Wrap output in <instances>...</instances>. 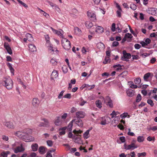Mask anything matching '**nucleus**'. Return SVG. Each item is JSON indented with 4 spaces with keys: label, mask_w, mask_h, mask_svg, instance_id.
Segmentation results:
<instances>
[{
    "label": "nucleus",
    "mask_w": 157,
    "mask_h": 157,
    "mask_svg": "<svg viewBox=\"0 0 157 157\" xmlns=\"http://www.w3.org/2000/svg\"><path fill=\"white\" fill-rule=\"evenodd\" d=\"M14 135L25 142L28 141L30 140L29 136L25 130L17 131L14 133Z\"/></svg>",
    "instance_id": "f257e3e1"
},
{
    "label": "nucleus",
    "mask_w": 157,
    "mask_h": 157,
    "mask_svg": "<svg viewBox=\"0 0 157 157\" xmlns=\"http://www.w3.org/2000/svg\"><path fill=\"white\" fill-rule=\"evenodd\" d=\"M3 83L5 84L4 86L8 90H10L13 87V82L10 78H5L3 81Z\"/></svg>",
    "instance_id": "f03ea898"
},
{
    "label": "nucleus",
    "mask_w": 157,
    "mask_h": 157,
    "mask_svg": "<svg viewBox=\"0 0 157 157\" xmlns=\"http://www.w3.org/2000/svg\"><path fill=\"white\" fill-rule=\"evenodd\" d=\"M62 44L63 48L66 50H68L71 48V43L66 38L62 40Z\"/></svg>",
    "instance_id": "7ed1b4c3"
},
{
    "label": "nucleus",
    "mask_w": 157,
    "mask_h": 157,
    "mask_svg": "<svg viewBox=\"0 0 157 157\" xmlns=\"http://www.w3.org/2000/svg\"><path fill=\"white\" fill-rule=\"evenodd\" d=\"M4 125L8 128L11 129H14L16 127L15 122L11 121H6Z\"/></svg>",
    "instance_id": "20e7f679"
},
{
    "label": "nucleus",
    "mask_w": 157,
    "mask_h": 157,
    "mask_svg": "<svg viewBox=\"0 0 157 157\" xmlns=\"http://www.w3.org/2000/svg\"><path fill=\"white\" fill-rule=\"evenodd\" d=\"M25 149L22 144H21L20 146H17L13 150L14 152L15 153H17L18 152H23L25 151Z\"/></svg>",
    "instance_id": "39448f33"
},
{
    "label": "nucleus",
    "mask_w": 157,
    "mask_h": 157,
    "mask_svg": "<svg viewBox=\"0 0 157 157\" xmlns=\"http://www.w3.org/2000/svg\"><path fill=\"white\" fill-rule=\"evenodd\" d=\"M123 56L121 57V59L123 61H127L128 59L131 58V55L129 53H127L125 50L123 52Z\"/></svg>",
    "instance_id": "423d86ee"
},
{
    "label": "nucleus",
    "mask_w": 157,
    "mask_h": 157,
    "mask_svg": "<svg viewBox=\"0 0 157 157\" xmlns=\"http://www.w3.org/2000/svg\"><path fill=\"white\" fill-rule=\"evenodd\" d=\"M72 122H75L76 124L80 127H82L83 125L82 121L80 119L76 118L73 119L72 121Z\"/></svg>",
    "instance_id": "0eeeda50"
},
{
    "label": "nucleus",
    "mask_w": 157,
    "mask_h": 157,
    "mask_svg": "<svg viewBox=\"0 0 157 157\" xmlns=\"http://www.w3.org/2000/svg\"><path fill=\"white\" fill-rule=\"evenodd\" d=\"M63 123V120L60 119V116L57 117L54 121V123L56 126H59Z\"/></svg>",
    "instance_id": "6e6552de"
},
{
    "label": "nucleus",
    "mask_w": 157,
    "mask_h": 157,
    "mask_svg": "<svg viewBox=\"0 0 157 157\" xmlns=\"http://www.w3.org/2000/svg\"><path fill=\"white\" fill-rule=\"evenodd\" d=\"M40 103V101L37 98H33L32 104L33 107H37L39 106Z\"/></svg>",
    "instance_id": "1a4fd4ad"
},
{
    "label": "nucleus",
    "mask_w": 157,
    "mask_h": 157,
    "mask_svg": "<svg viewBox=\"0 0 157 157\" xmlns=\"http://www.w3.org/2000/svg\"><path fill=\"white\" fill-rule=\"evenodd\" d=\"M51 29L52 30V32L55 34L57 35L60 37H61L62 38L63 37V31L62 30L60 29L59 30H57L54 29L52 27H51Z\"/></svg>",
    "instance_id": "9d476101"
},
{
    "label": "nucleus",
    "mask_w": 157,
    "mask_h": 157,
    "mask_svg": "<svg viewBox=\"0 0 157 157\" xmlns=\"http://www.w3.org/2000/svg\"><path fill=\"white\" fill-rule=\"evenodd\" d=\"M76 115L77 118H83L85 117V113L83 111H79L76 113Z\"/></svg>",
    "instance_id": "9b49d317"
},
{
    "label": "nucleus",
    "mask_w": 157,
    "mask_h": 157,
    "mask_svg": "<svg viewBox=\"0 0 157 157\" xmlns=\"http://www.w3.org/2000/svg\"><path fill=\"white\" fill-rule=\"evenodd\" d=\"M4 47L9 54L11 55L12 54V49L9 45L7 43L5 42L4 43Z\"/></svg>",
    "instance_id": "f8f14e48"
},
{
    "label": "nucleus",
    "mask_w": 157,
    "mask_h": 157,
    "mask_svg": "<svg viewBox=\"0 0 157 157\" xmlns=\"http://www.w3.org/2000/svg\"><path fill=\"white\" fill-rule=\"evenodd\" d=\"M87 14L89 18L92 19L94 21L96 20V16L94 13L92 12L88 11Z\"/></svg>",
    "instance_id": "ddd939ff"
},
{
    "label": "nucleus",
    "mask_w": 157,
    "mask_h": 157,
    "mask_svg": "<svg viewBox=\"0 0 157 157\" xmlns=\"http://www.w3.org/2000/svg\"><path fill=\"white\" fill-rule=\"evenodd\" d=\"M104 31V29L101 26H98L96 28L95 32L98 33H103Z\"/></svg>",
    "instance_id": "4468645a"
},
{
    "label": "nucleus",
    "mask_w": 157,
    "mask_h": 157,
    "mask_svg": "<svg viewBox=\"0 0 157 157\" xmlns=\"http://www.w3.org/2000/svg\"><path fill=\"white\" fill-rule=\"evenodd\" d=\"M67 128V127H64L59 128V134L60 135H64L66 133L65 130Z\"/></svg>",
    "instance_id": "2eb2a0df"
},
{
    "label": "nucleus",
    "mask_w": 157,
    "mask_h": 157,
    "mask_svg": "<svg viewBox=\"0 0 157 157\" xmlns=\"http://www.w3.org/2000/svg\"><path fill=\"white\" fill-rule=\"evenodd\" d=\"M29 50L31 52H34L36 51V48L35 46L32 44H30L29 45Z\"/></svg>",
    "instance_id": "dca6fc26"
},
{
    "label": "nucleus",
    "mask_w": 157,
    "mask_h": 157,
    "mask_svg": "<svg viewBox=\"0 0 157 157\" xmlns=\"http://www.w3.org/2000/svg\"><path fill=\"white\" fill-rule=\"evenodd\" d=\"M25 36L28 41L31 42H32L33 41V37L30 34L28 33L26 34Z\"/></svg>",
    "instance_id": "f3484780"
},
{
    "label": "nucleus",
    "mask_w": 157,
    "mask_h": 157,
    "mask_svg": "<svg viewBox=\"0 0 157 157\" xmlns=\"http://www.w3.org/2000/svg\"><path fill=\"white\" fill-rule=\"evenodd\" d=\"M37 9L40 11V13L41 14H42L44 16L47 18H48L49 17V16L48 14L46 13L44 11L40 9L39 7H38Z\"/></svg>",
    "instance_id": "a211bd4d"
},
{
    "label": "nucleus",
    "mask_w": 157,
    "mask_h": 157,
    "mask_svg": "<svg viewBox=\"0 0 157 157\" xmlns=\"http://www.w3.org/2000/svg\"><path fill=\"white\" fill-rule=\"evenodd\" d=\"M97 48L99 49H104L105 47L104 44L100 42L97 45Z\"/></svg>",
    "instance_id": "6ab92c4d"
},
{
    "label": "nucleus",
    "mask_w": 157,
    "mask_h": 157,
    "mask_svg": "<svg viewBox=\"0 0 157 157\" xmlns=\"http://www.w3.org/2000/svg\"><path fill=\"white\" fill-rule=\"evenodd\" d=\"M95 104L96 106L99 109L102 107V103L100 100H97L95 102Z\"/></svg>",
    "instance_id": "aec40b11"
},
{
    "label": "nucleus",
    "mask_w": 157,
    "mask_h": 157,
    "mask_svg": "<svg viewBox=\"0 0 157 157\" xmlns=\"http://www.w3.org/2000/svg\"><path fill=\"white\" fill-rule=\"evenodd\" d=\"M85 25L88 29H90L93 26V25L90 21H86L85 22Z\"/></svg>",
    "instance_id": "412c9836"
},
{
    "label": "nucleus",
    "mask_w": 157,
    "mask_h": 157,
    "mask_svg": "<svg viewBox=\"0 0 157 157\" xmlns=\"http://www.w3.org/2000/svg\"><path fill=\"white\" fill-rule=\"evenodd\" d=\"M127 94L128 96L129 97H132L134 95V93L132 90H128L127 91Z\"/></svg>",
    "instance_id": "4be33fe9"
},
{
    "label": "nucleus",
    "mask_w": 157,
    "mask_h": 157,
    "mask_svg": "<svg viewBox=\"0 0 157 157\" xmlns=\"http://www.w3.org/2000/svg\"><path fill=\"white\" fill-rule=\"evenodd\" d=\"M39 151L41 154H44L45 153V148L43 146H40L39 149Z\"/></svg>",
    "instance_id": "5701e85b"
},
{
    "label": "nucleus",
    "mask_w": 157,
    "mask_h": 157,
    "mask_svg": "<svg viewBox=\"0 0 157 157\" xmlns=\"http://www.w3.org/2000/svg\"><path fill=\"white\" fill-rule=\"evenodd\" d=\"M38 145L37 144H33L31 146V148L33 151H36L37 150Z\"/></svg>",
    "instance_id": "b1692460"
},
{
    "label": "nucleus",
    "mask_w": 157,
    "mask_h": 157,
    "mask_svg": "<svg viewBox=\"0 0 157 157\" xmlns=\"http://www.w3.org/2000/svg\"><path fill=\"white\" fill-rule=\"evenodd\" d=\"M90 130H86L83 134V136L84 139H86L89 137V134Z\"/></svg>",
    "instance_id": "393cba45"
},
{
    "label": "nucleus",
    "mask_w": 157,
    "mask_h": 157,
    "mask_svg": "<svg viewBox=\"0 0 157 157\" xmlns=\"http://www.w3.org/2000/svg\"><path fill=\"white\" fill-rule=\"evenodd\" d=\"M144 138L143 136H138L137 138V141L139 143L142 142L144 141Z\"/></svg>",
    "instance_id": "a878e982"
},
{
    "label": "nucleus",
    "mask_w": 157,
    "mask_h": 157,
    "mask_svg": "<svg viewBox=\"0 0 157 157\" xmlns=\"http://www.w3.org/2000/svg\"><path fill=\"white\" fill-rule=\"evenodd\" d=\"M10 153L9 151H3L1 154V155L3 157H7V155Z\"/></svg>",
    "instance_id": "bb28decb"
},
{
    "label": "nucleus",
    "mask_w": 157,
    "mask_h": 157,
    "mask_svg": "<svg viewBox=\"0 0 157 157\" xmlns=\"http://www.w3.org/2000/svg\"><path fill=\"white\" fill-rule=\"evenodd\" d=\"M52 75L53 77L56 78L58 76V72L56 70H54L52 72Z\"/></svg>",
    "instance_id": "cd10ccee"
},
{
    "label": "nucleus",
    "mask_w": 157,
    "mask_h": 157,
    "mask_svg": "<svg viewBox=\"0 0 157 157\" xmlns=\"http://www.w3.org/2000/svg\"><path fill=\"white\" fill-rule=\"evenodd\" d=\"M42 120L44 121V124L46 127H47L49 125V121L48 119L43 118Z\"/></svg>",
    "instance_id": "c85d7f7f"
},
{
    "label": "nucleus",
    "mask_w": 157,
    "mask_h": 157,
    "mask_svg": "<svg viewBox=\"0 0 157 157\" xmlns=\"http://www.w3.org/2000/svg\"><path fill=\"white\" fill-rule=\"evenodd\" d=\"M75 33L77 34H80L81 33V30L77 27H75L74 29Z\"/></svg>",
    "instance_id": "c756f323"
},
{
    "label": "nucleus",
    "mask_w": 157,
    "mask_h": 157,
    "mask_svg": "<svg viewBox=\"0 0 157 157\" xmlns=\"http://www.w3.org/2000/svg\"><path fill=\"white\" fill-rule=\"evenodd\" d=\"M7 66L9 67L10 69V70L11 73H13V75L14 69L12 67L11 64L10 63H7Z\"/></svg>",
    "instance_id": "7c9ffc66"
},
{
    "label": "nucleus",
    "mask_w": 157,
    "mask_h": 157,
    "mask_svg": "<svg viewBox=\"0 0 157 157\" xmlns=\"http://www.w3.org/2000/svg\"><path fill=\"white\" fill-rule=\"evenodd\" d=\"M67 116V113H64L60 117V119L63 120V121L64 122L65 119Z\"/></svg>",
    "instance_id": "2f4dec72"
},
{
    "label": "nucleus",
    "mask_w": 157,
    "mask_h": 157,
    "mask_svg": "<svg viewBox=\"0 0 157 157\" xmlns=\"http://www.w3.org/2000/svg\"><path fill=\"white\" fill-rule=\"evenodd\" d=\"M50 63L53 66H56L57 64V62L54 58H52L50 60Z\"/></svg>",
    "instance_id": "473e14b6"
},
{
    "label": "nucleus",
    "mask_w": 157,
    "mask_h": 157,
    "mask_svg": "<svg viewBox=\"0 0 157 157\" xmlns=\"http://www.w3.org/2000/svg\"><path fill=\"white\" fill-rule=\"evenodd\" d=\"M75 142L76 143L80 144H82V141L80 137H78L77 138L75 139Z\"/></svg>",
    "instance_id": "72a5a7b5"
},
{
    "label": "nucleus",
    "mask_w": 157,
    "mask_h": 157,
    "mask_svg": "<svg viewBox=\"0 0 157 157\" xmlns=\"http://www.w3.org/2000/svg\"><path fill=\"white\" fill-rule=\"evenodd\" d=\"M151 73H147L145 74L144 78V80L146 81H147V79L150 75Z\"/></svg>",
    "instance_id": "f704fd0d"
},
{
    "label": "nucleus",
    "mask_w": 157,
    "mask_h": 157,
    "mask_svg": "<svg viewBox=\"0 0 157 157\" xmlns=\"http://www.w3.org/2000/svg\"><path fill=\"white\" fill-rule=\"evenodd\" d=\"M110 62V59L109 57L106 56L105 59V60L103 61V63L105 64H106L108 62Z\"/></svg>",
    "instance_id": "c9c22d12"
},
{
    "label": "nucleus",
    "mask_w": 157,
    "mask_h": 157,
    "mask_svg": "<svg viewBox=\"0 0 157 157\" xmlns=\"http://www.w3.org/2000/svg\"><path fill=\"white\" fill-rule=\"evenodd\" d=\"M73 122H72V121L71 122L68 124L67 126V129L69 131H71L72 130V128L73 126L72 123Z\"/></svg>",
    "instance_id": "e433bc0d"
},
{
    "label": "nucleus",
    "mask_w": 157,
    "mask_h": 157,
    "mask_svg": "<svg viewBox=\"0 0 157 157\" xmlns=\"http://www.w3.org/2000/svg\"><path fill=\"white\" fill-rule=\"evenodd\" d=\"M62 70L63 73H67L68 71L67 67L65 65H63L62 67Z\"/></svg>",
    "instance_id": "4c0bfd02"
},
{
    "label": "nucleus",
    "mask_w": 157,
    "mask_h": 157,
    "mask_svg": "<svg viewBox=\"0 0 157 157\" xmlns=\"http://www.w3.org/2000/svg\"><path fill=\"white\" fill-rule=\"evenodd\" d=\"M104 99V102L105 104L112 101L110 98L109 96L106 97L105 99Z\"/></svg>",
    "instance_id": "58836bf2"
},
{
    "label": "nucleus",
    "mask_w": 157,
    "mask_h": 157,
    "mask_svg": "<svg viewBox=\"0 0 157 157\" xmlns=\"http://www.w3.org/2000/svg\"><path fill=\"white\" fill-rule=\"evenodd\" d=\"M136 142V140H133V141L132 142L131 144H130L133 147V149H134L135 148H136L137 147V146L135 144V143Z\"/></svg>",
    "instance_id": "ea45409f"
},
{
    "label": "nucleus",
    "mask_w": 157,
    "mask_h": 157,
    "mask_svg": "<svg viewBox=\"0 0 157 157\" xmlns=\"http://www.w3.org/2000/svg\"><path fill=\"white\" fill-rule=\"evenodd\" d=\"M17 2L20 3L25 8H28V6L25 3L23 2L22 1H21L20 0H17Z\"/></svg>",
    "instance_id": "a19ab883"
},
{
    "label": "nucleus",
    "mask_w": 157,
    "mask_h": 157,
    "mask_svg": "<svg viewBox=\"0 0 157 157\" xmlns=\"http://www.w3.org/2000/svg\"><path fill=\"white\" fill-rule=\"evenodd\" d=\"M126 38H129V39H131L132 36V35L129 33H127L125 34V36H124Z\"/></svg>",
    "instance_id": "79ce46f5"
},
{
    "label": "nucleus",
    "mask_w": 157,
    "mask_h": 157,
    "mask_svg": "<svg viewBox=\"0 0 157 157\" xmlns=\"http://www.w3.org/2000/svg\"><path fill=\"white\" fill-rule=\"evenodd\" d=\"M48 49L51 51L52 52H53L54 51H58L57 50L56 48H54L53 49V48L52 47L51 45H50L48 47Z\"/></svg>",
    "instance_id": "37998d69"
},
{
    "label": "nucleus",
    "mask_w": 157,
    "mask_h": 157,
    "mask_svg": "<svg viewBox=\"0 0 157 157\" xmlns=\"http://www.w3.org/2000/svg\"><path fill=\"white\" fill-rule=\"evenodd\" d=\"M141 99V97L140 95V94H138L136 98V102H139L140 101Z\"/></svg>",
    "instance_id": "c03bdc74"
},
{
    "label": "nucleus",
    "mask_w": 157,
    "mask_h": 157,
    "mask_svg": "<svg viewBox=\"0 0 157 157\" xmlns=\"http://www.w3.org/2000/svg\"><path fill=\"white\" fill-rule=\"evenodd\" d=\"M130 8L133 10H135L136 9V6L134 4H131L130 5Z\"/></svg>",
    "instance_id": "a18cd8bd"
},
{
    "label": "nucleus",
    "mask_w": 157,
    "mask_h": 157,
    "mask_svg": "<svg viewBox=\"0 0 157 157\" xmlns=\"http://www.w3.org/2000/svg\"><path fill=\"white\" fill-rule=\"evenodd\" d=\"M128 115V113H124L123 114H121L120 115V117L122 118H125Z\"/></svg>",
    "instance_id": "49530a36"
},
{
    "label": "nucleus",
    "mask_w": 157,
    "mask_h": 157,
    "mask_svg": "<svg viewBox=\"0 0 157 157\" xmlns=\"http://www.w3.org/2000/svg\"><path fill=\"white\" fill-rule=\"evenodd\" d=\"M46 142L47 145L49 147H52L53 145V142L51 140H48Z\"/></svg>",
    "instance_id": "de8ad7c7"
},
{
    "label": "nucleus",
    "mask_w": 157,
    "mask_h": 157,
    "mask_svg": "<svg viewBox=\"0 0 157 157\" xmlns=\"http://www.w3.org/2000/svg\"><path fill=\"white\" fill-rule=\"evenodd\" d=\"M2 139L5 141H7L9 140V137L8 136L6 135H2Z\"/></svg>",
    "instance_id": "09e8293b"
},
{
    "label": "nucleus",
    "mask_w": 157,
    "mask_h": 157,
    "mask_svg": "<svg viewBox=\"0 0 157 157\" xmlns=\"http://www.w3.org/2000/svg\"><path fill=\"white\" fill-rule=\"evenodd\" d=\"M128 74V72L127 71H124L122 72L121 74L119 75V76L122 75V77H124L126 76Z\"/></svg>",
    "instance_id": "8fccbe9b"
},
{
    "label": "nucleus",
    "mask_w": 157,
    "mask_h": 157,
    "mask_svg": "<svg viewBox=\"0 0 157 157\" xmlns=\"http://www.w3.org/2000/svg\"><path fill=\"white\" fill-rule=\"evenodd\" d=\"M147 103L150 105L151 106H153L154 105V103L153 101L151 99H148L147 100Z\"/></svg>",
    "instance_id": "3c124183"
},
{
    "label": "nucleus",
    "mask_w": 157,
    "mask_h": 157,
    "mask_svg": "<svg viewBox=\"0 0 157 157\" xmlns=\"http://www.w3.org/2000/svg\"><path fill=\"white\" fill-rule=\"evenodd\" d=\"M141 79L139 78H137L135 79L134 81V82L135 84H138L141 82Z\"/></svg>",
    "instance_id": "603ef678"
},
{
    "label": "nucleus",
    "mask_w": 157,
    "mask_h": 157,
    "mask_svg": "<svg viewBox=\"0 0 157 157\" xmlns=\"http://www.w3.org/2000/svg\"><path fill=\"white\" fill-rule=\"evenodd\" d=\"M64 92V90H62L60 92V94H59L58 96V98L59 99H60L62 98V97L63 95Z\"/></svg>",
    "instance_id": "864d4df0"
},
{
    "label": "nucleus",
    "mask_w": 157,
    "mask_h": 157,
    "mask_svg": "<svg viewBox=\"0 0 157 157\" xmlns=\"http://www.w3.org/2000/svg\"><path fill=\"white\" fill-rule=\"evenodd\" d=\"M63 97L65 98H67L68 99H70L71 97V94H67L65 95Z\"/></svg>",
    "instance_id": "5fc2aeb1"
},
{
    "label": "nucleus",
    "mask_w": 157,
    "mask_h": 157,
    "mask_svg": "<svg viewBox=\"0 0 157 157\" xmlns=\"http://www.w3.org/2000/svg\"><path fill=\"white\" fill-rule=\"evenodd\" d=\"M106 104L110 108H112L113 107V104L112 103V101L109 102L108 103H106Z\"/></svg>",
    "instance_id": "6e6d98bb"
},
{
    "label": "nucleus",
    "mask_w": 157,
    "mask_h": 157,
    "mask_svg": "<svg viewBox=\"0 0 157 157\" xmlns=\"http://www.w3.org/2000/svg\"><path fill=\"white\" fill-rule=\"evenodd\" d=\"M111 30L113 32H114L115 30V24L113 23L112 25V27L111 28Z\"/></svg>",
    "instance_id": "4d7b16f0"
},
{
    "label": "nucleus",
    "mask_w": 157,
    "mask_h": 157,
    "mask_svg": "<svg viewBox=\"0 0 157 157\" xmlns=\"http://www.w3.org/2000/svg\"><path fill=\"white\" fill-rule=\"evenodd\" d=\"M102 118L103 119V120L101 121V124L103 125H105L106 124V120L105 119H103V117H102Z\"/></svg>",
    "instance_id": "13d9d810"
},
{
    "label": "nucleus",
    "mask_w": 157,
    "mask_h": 157,
    "mask_svg": "<svg viewBox=\"0 0 157 157\" xmlns=\"http://www.w3.org/2000/svg\"><path fill=\"white\" fill-rule=\"evenodd\" d=\"M146 153L144 152L141 153H138L137 154V155L139 157H140L141 156H145L146 155Z\"/></svg>",
    "instance_id": "bf43d9fd"
},
{
    "label": "nucleus",
    "mask_w": 157,
    "mask_h": 157,
    "mask_svg": "<svg viewBox=\"0 0 157 157\" xmlns=\"http://www.w3.org/2000/svg\"><path fill=\"white\" fill-rule=\"evenodd\" d=\"M119 44V43L116 41L113 42L112 44V45L113 47H116L118 46Z\"/></svg>",
    "instance_id": "052dcab7"
},
{
    "label": "nucleus",
    "mask_w": 157,
    "mask_h": 157,
    "mask_svg": "<svg viewBox=\"0 0 157 157\" xmlns=\"http://www.w3.org/2000/svg\"><path fill=\"white\" fill-rule=\"evenodd\" d=\"M82 132V131L80 130H75L73 131V132L75 134L81 133Z\"/></svg>",
    "instance_id": "680f3d73"
},
{
    "label": "nucleus",
    "mask_w": 157,
    "mask_h": 157,
    "mask_svg": "<svg viewBox=\"0 0 157 157\" xmlns=\"http://www.w3.org/2000/svg\"><path fill=\"white\" fill-rule=\"evenodd\" d=\"M135 48L137 49H138L140 48L141 46L139 44H136L134 45Z\"/></svg>",
    "instance_id": "e2e57ef3"
},
{
    "label": "nucleus",
    "mask_w": 157,
    "mask_h": 157,
    "mask_svg": "<svg viewBox=\"0 0 157 157\" xmlns=\"http://www.w3.org/2000/svg\"><path fill=\"white\" fill-rule=\"evenodd\" d=\"M117 114L116 113L115 111H113L112 113L110 115L112 116V118H113L115 117Z\"/></svg>",
    "instance_id": "0e129e2a"
},
{
    "label": "nucleus",
    "mask_w": 157,
    "mask_h": 157,
    "mask_svg": "<svg viewBox=\"0 0 157 157\" xmlns=\"http://www.w3.org/2000/svg\"><path fill=\"white\" fill-rule=\"evenodd\" d=\"M120 139L122 143L125 142V138L124 136H121L120 137Z\"/></svg>",
    "instance_id": "69168bd1"
},
{
    "label": "nucleus",
    "mask_w": 157,
    "mask_h": 157,
    "mask_svg": "<svg viewBox=\"0 0 157 157\" xmlns=\"http://www.w3.org/2000/svg\"><path fill=\"white\" fill-rule=\"evenodd\" d=\"M150 42L151 40L149 38L146 39L145 41V42L147 45L148 44H149L150 43Z\"/></svg>",
    "instance_id": "338daca9"
},
{
    "label": "nucleus",
    "mask_w": 157,
    "mask_h": 157,
    "mask_svg": "<svg viewBox=\"0 0 157 157\" xmlns=\"http://www.w3.org/2000/svg\"><path fill=\"white\" fill-rule=\"evenodd\" d=\"M150 129H151L154 131H155V130H157V126H154L151 127Z\"/></svg>",
    "instance_id": "774afa93"
}]
</instances>
